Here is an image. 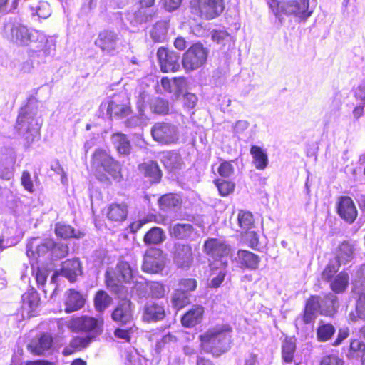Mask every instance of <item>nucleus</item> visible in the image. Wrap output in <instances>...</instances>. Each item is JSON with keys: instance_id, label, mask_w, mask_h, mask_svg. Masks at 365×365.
<instances>
[{"instance_id": "nucleus-46", "label": "nucleus", "mask_w": 365, "mask_h": 365, "mask_svg": "<svg viewBox=\"0 0 365 365\" xmlns=\"http://www.w3.org/2000/svg\"><path fill=\"white\" fill-rule=\"evenodd\" d=\"M169 26L168 20H159L153 25L150 36L155 41H161L168 33Z\"/></svg>"}, {"instance_id": "nucleus-49", "label": "nucleus", "mask_w": 365, "mask_h": 365, "mask_svg": "<svg viewBox=\"0 0 365 365\" xmlns=\"http://www.w3.org/2000/svg\"><path fill=\"white\" fill-rule=\"evenodd\" d=\"M149 292L150 296L155 299H161L165 296V286L163 283L159 282H148Z\"/></svg>"}, {"instance_id": "nucleus-3", "label": "nucleus", "mask_w": 365, "mask_h": 365, "mask_svg": "<svg viewBox=\"0 0 365 365\" xmlns=\"http://www.w3.org/2000/svg\"><path fill=\"white\" fill-rule=\"evenodd\" d=\"M91 164L95 169L96 178L101 182H109L108 175L117 182L123 179L120 164L104 149L98 148L94 151Z\"/></svg>"}, {"instance_id": "nucleus-27", "label": "nucleus", "mask_w": 365, "mask_h": 365, "mask_svg": "<svg viewBox=\"0 0 365 365\" xmlns=\"http://www.w3.org/2000/svg\"><path fill=\"white\" fill-rule=\"evenodd\" d=\"M54 246L55 241L52 239H46L38 245L30 243L26 245V255L29 257L37 259L48 253H52Z\"/></svg>"}, {"instance_id": "nucleus-48", "label": "nucleus", "mask_w": 365, "mask_h": 365, "mask_svg": "<svg viewBox=\"0 0 365 365\" xmlns=\"http://www.w3.org/2000/svg\"><path fill=\"white\" fill-rule=\"evenodd\" d=\"M157 217L154 214H150L146 215L145 217L135 220L130 223L129 227L130 231L132 233H136L138 230H140L143 226H144L147 223L150 222H157Z\"/></svg>"}, {"instance_id": "nucleus-51", "label": "nucleus", "mask_w": 365, "mask_h": 365, "mask_svg": "<svg viewBox=\"0 0 365 365\" xmlns=\"http://www.w3.org/2000/svg\"><path fill=\"white\" fill-rule=\"evenodd\" d=\"M35 11V14L42 19H46L49 17L52 13L51 6L48 2L46 1H40L38 6L33 9Z\"/></svg>"}, {"instance_id": "nucleus-43", "label": "nucleus", "mask_w": 365, "mask_h": 365, "mask_svg": "<svg viewBox=\"0 0 365 365\" xmlns=\"http://www.w3.org/2000/svg\"><path fill=\"white\" fill-rule=\"evenodd\" d=\"M341 266L340 262L330 259L321 273L322 279L327 283L330 282L339 273Z\"/></svg>"}, {"instance_id": "nucleus-1", "label": "nucleus", "mask_w": 365, "mask_h": 365, "mask_svg": "<svg viewBox=\"0 0 365 365\" xmlns=\"http://www.w3.org/2000/svg\"><path fill=\"white\" fill-rule=\"evenodd\" d=\"M339 308V298L332 292L324 294L323 298L318 294H311L304 302L300 319L304 324H313L318 313L324 317H333Z\"/></svg>"}, {"instance_id": "nucleus-4", "label": "nucleus", "mask_w": 365, "mask_h": 365, "mask_svg": "<svg viewBox=\"0 0 365 365\" xmlns=\"http://www.w3.org/2000/svg\"><path fill=\"white\" fill-rule=\"evenodd\" d=\"M104 319L102 317L89 315L73 316L68 323V328L74 333H86L94 340L103 331Z\"/></svg>"}, {"instance_id": "nucleus-29", "label": "nucleus", "mask_w": 365, "mask_h": 365, "mask_svg": "<svg viewBox=\"0 0 365 365\" xmlns=\"http://www.w3.org/2000/svg\"><path fill=\"white\" fill-rule=\"evenodd\" d=\"M54 232L56 235L62 239H81L84 237L85 234L80 231L76 230L73 227L63 222L56 223Z\"/></svg>"}, {"instance_id": "nucleus-10", "label": "nucleus", "mask_w": 365, "mask_h": 365, "mask_svg": "<svg viewBox=\"0 0 365 365\" xmlns=\"http://www.w3.org/2000/svg\"><path fill=\"white\" fill-rule=\"evenodd\" d=\"M166 255L163 250L158 247L148 248L143 256L142 270L145 273L158 274L165 267Z\"/></svg>"}, {"instance_id": "nucleus-64", "label": "nucleus", "mask_w": 365, "mask_h": 365, "mask_svg": "<svg viewBox=\"0 0 365 365\" xmlns=\"http://www.w3.org/2000/svg\"><path fill=\"white\" fill-rule=\"evenodd\" d=\"M182 0H161L163 7L168 11L171 12L178 9Z\"/></svg>"}, {"instance_id": "nucleus-37", "label": "nucleus", "mask_w": 365, "mask_h": 365, "mask_svg": "<svg viewBox=\"0 0 365 365\" xmlns=\"http://www.w3.org/2000/svg\"><path fill=\"white\" fill-rule=\"evenodd\" d=\"M158 203L160 210L167 211L180 207L182 200L177 194L166 193L159 197Z\"/></svg>"}, {"instance_id": "nucleus-63", "label": "nucleus", "mask_w": 365, "mask_h": 365, "mask_svg": "<svg viewBox=\"0 0 365 365\" xmlns=\"http://www.w3.org/2000/svg\"><path fill=\"white\" fill-rule=\"evenodd\" d=\"M226 275L227 272L225 270L220 271L218 274L210 280L209 287L214 289L220 287L224 282Z\"/></svg>"}, {"instance_id": "nucleus-45", "label": "nucleus", "mask_w": 365, "mask_h": 365, "mask_svg": "<svg viewBox=\"0 0 365 365\" xmlns=\"http://www.w3.org/2000/svg\"><path fill=\"white\" fill-rule=\"evenodd\" d=\"M180 155L175 150H169L163 153L161 162L164 167L168 170L177 168L180 164Z\"/></svg>"}, {"instance_id": "nucleus-50", "label": "nucleus", "mask_w": 365, "mask_h": 365, "mask_svg": "<svg viewBox=\"0 0 365 365\" xmlns=\"http://www.w3.org/2000/svg\"><path fill=\"white\" fill-rule=\"evenodd\" d=\"M266 2L275 16L287 15V1L282 3L279 0H266Z\"/></svg>"}, {"instance_id": "nucleus-8", "label": "nucleus", "mask_w": 365, "mask_h": 365, "mask_svg": "<svg viewBox=\"0 0 365 365\" xmlns=\"http://www.w3.org/2000/svg\"><path fill=\"white\" fill-rule=\"evenodd\" d=\"M207 49L200 42L192 44L183 53L182 63L186 71H192L202 67L207 61Z\"/></svg>"}, {"instance_id": "nucleus-39", "label": "nucleus", "mask_w": 365, "mask_h": 365, "mask_svg": "<svg viewBox=\"0 0 365 365\" xmlns=\"http://www.w3.org/2000/svg\"><path fill=\"white\" fill-rule=\"evenodd\" d=\"M336 332V329L331 323H325L321 320L316 330L317 339L320 342L330 340Z\"/></svg>"}, {"instance_id": "nucleus-6", "label": "nucleus", "mask_w": 365, "mask_h": 365, "mask_svg": "<svg viewBox=\"0 0 365 365\" xmlns=\"http://www.w3.org/2000/svg\"><path fill=\"white\" fill-rule=\"evenodd\" d=\"M101 108H106L109 119H124L133 113L131 101L125 93H114L106 101L101 103Z\"/></svg>"}, {"instance_id": "nucleus-61", "label": "nucleus", "mask_w": 365, "mask_h": 365, "mask_svg": "<svg viewBox=\"0 0 365 365\" xmlns=\"http://www.w3.org/2000/svg\"><path fill=\"white\" fill-rule=\"evenodd\" d=\"M35 279L38 286H43L47 280V270L41 267H36L34 271Z\"/></svg>"}, {"instance_id": "nucleus-40", "label": "nucleus", "mask_w": 365, "mask_h": 365, "mask_svg": "<svg viewBox=\"0 0 365 365\" xmlns=\"http://www.w3.org/2000/svg\"><path fill=\"white\" fill-rule=\"evenodd\" d=\"M112 297L104 290H98L93 298L95 309L103 313L112 303Z\"/></svg>"}, {"instance_id": "nucleus-38", "label": "nucleus", "mask_w": 365, "mask_h": 365, "mask_svg": "<svg viewBox=\"0 0 365 365\" xmlns=\"http://www.w3.org/2000/svg\"><path fill=\"white\" fill-rule=\"evenodd\" d=\"M296 349L295 341L291 337H285L282 344V361L286 364L294 362Z\"/></svg>"}, {"instance_id": "nucleus-55", "label": "nucleus", "mask_w": 365, "mask_h": 365, "mask_svg": "<svg viewBox=\"0 0 365 365\" xmlns=\"http://www.w3.org/2000/svg\"><path fill=\"white\" fill-rule=\"evenodd\" d=\"M245 233V242L252 250H258L259 245V237L255 231H247Z\"/></svg>"}, {"instance_id": "nucleus-42", "label": "nucleus", "mask_w": 365, "mask_h": 365, "mask_svg": "<svg viewBox=\"0 0 365 365\" xmlns=\"http://www.w3.org/2000/svg\"><path fill=\"white\" fill-rule=\"evenodd\" d=\"M237 224L243 232L250 230L255 227V218L252 213L247 210H240L237 213Z\"/></svg>"}, {"instance_id": "nucleus-17", "label": "nucleus", "mask_w": 365, "mask_h": 365, "mask_svg": "<svg viewBox=\"0 0 365 365\" xmlns=\"http://www.w3.org/2000/svg\"><path fill=\"white\" fill-rule=\"evenodd\" d=\"M54 338L49 332H42L27 346V349L35 356H44L52 350Z\"/></svg>"}, {"instance_id": "nucleus-20", "label": "nucleus", "mask_w": 365, "mask_h": 365, "mask_svg": "<svg viewBox=\"0 0 365 365\" xmlns=\"http://www.w3.org/2000/svg\"><path fill=\"white\" fill-rule=\"evenodd\" d=\"M339 217L349 224H352L358 216V211L353 200L349 196H341L336 204Z\"/></svg>"}, {"instance_id": "nucleus-26", "label": "nucleus", "mask_w": 365, "mask_h": 365, "mask_svg": "<svg viewBox=\"0 0 365 365\" xmlns=\"http://www.w3.org/2000/svg\"><path fill=\"white\" fill-rule=\"evenodd\" d=\"M204 312L205 309L202 305H194L182 316L181 324L186 328L195 327L202 320Z\"/></svg>"}, {"instance_id": "nucleus-23", "label": "nucleus", "mask_w": 365, "mask_h": 365, "mask_svg": "<svg viewBox=\"0 0 365 365\" xmlns=\"http://www.w3.org/2000/svg\"><path fill=\"white\" fill-rule=\"evenodd\" d=\"M86 303L83 295L74 289H69L66 294L64 301L66 313L69 314L81 309Z\"/></svg>"}, {"instance_id": "nucleus-19", "label": "nucleus", "mask_w": 365, "mask_h": 365, "mask_svg": "<svg viewBox=\"0 0 365 365\" xmlns=\"http://www.w3.org/2000/svg\"><path fill=\"white\" fill-rule=\"evenodd\" d=\"M138 170L139 175L145 178L150 185L158 184L162 180V170L155 160H150L140 163Z\"/></svg>"}, {"instance_id": "nucleus-52", "label": "nucleus", "mask_w": 365, "mask_h": 365, "mask_svg": "<svg viewBox=\"0 0 365 365\" xmlns=\"http://www.w3.org/2000/svg\"><path fill=\"white\" fill-rule=\"evenodd\" d=\"M365 352V341L354 339L350 341L349 354V356H354L361 353Z\"/></svg>"}, {"instance_id": "nucleus-15", "label": "nucleus", "mask_w": 365, "mask_h": 365, "mask_svg": "<svg viewBox=\"0 0 365 365\" xmlns=\"http://www.w3.org/2000/svg\"><path fill=\"white\" fill-rule=\"evenodd\" d=\"M203 252L212 258L221 259L231 254V247L225 241L209 237L203 244Z\"/></svg>"}, {"instance_id": "nucleus-12", "label": "nucleus", "mask_w": 365, "mask_h": 365, "mask_svg": "<svg viewBox=\"0 0 365 365\" xmlns=\"http://www.w3.org/2000/svg\"><path fill=\"white\" fill-rule=\"evenodd\" d=\"M40 304V297L36 291L28 290L21 296V306L16 314L21 319H30L37 315L36 309Z\"/></svg>"}, {"instance_id": "nucleus-41", "label": "nucleus", "mask_w": 365, "mask_h": 365, "mask_svg": "<svg viewBox=\"0 0 365 365\" xmlns=\"http://www.w3.org/2000/svg\"><path fill=\"white\" fill-rule=\"evenodd\" d=\"M165 240L164 231L159 227H151L143 236V240L146 245H158Z\"/></svg>"}, {"instance_id": "nucleus-28", "label": "nucleus", "mask_w": 365, "mask_h": 365, "mask_svg": "<svg viewBox=\"0 0 365 365\" xmlns=\"http://www.w3.org/2000/svg\"><path fill=\"white\" fill-rule=\"evenodd\" d=\"M9 40L18 46H26L31 42V36L26 27L14 26L11 29Z\"/></svg>"}, {"instance_id": "nucleus-35", "label": "nucleus", "mask_w": 365, "mask_h": 365, "mask_svg": "<svg viewBox=\"0 0 365 365\" xmlns=\"http://www.w3.org/2000/svg\"><path fill=\"white\" fill-rule=\"evenodd\" d=\"M250 153L257 170H264L269 163L268 156L264 150L257 145H252Z\"/></svg>"}, {"instance_id": "nucleus-32", "label": "nucleus", "mask_w": 365, "mask_h": 365, "mask_svg": "<svg viewBox=\"0 0 365 365\" xmlns=\"http://www.w3.org/2000/svg\"><path fill=\"white\" fill-rule=\"evenodd\" d=\"M354 254V245L349 241L344 240L340 243L336 249V257L334 259L340 262L341 264L350 262Z\"/></svg>"}, {"instance_id": "nucleus-47", "label": "nucleus", "mask_w": 365, "mask_h": 365, "mask_svg": "<svg viewBox=\"0 0 365 365\" xmlns=\"http://www.w3.org/2000/svg\"><path fill=\"white\" fill-rule=\"evenodd\" d=\"M213 182L217 188L219 195L222 197H226L232 194L235 188V182L231 180L215 179Z\"/></svg>"}, {"instance_id": "nucleus-2", "label": "nucleus", "mask_w": 365, "mask_h": 365, "mask_svg": "<svg viewBox=\"0 0 365 365\" xmlns=\"http://www.w3.org/2000/svg\"><path fill=\"white\" fill-rule=\"evenodd\" d=\"M232 328L229 324H217L199 336L200 347L213 356H219L227 350Z\"/></svg>"}, {"instance_id": "nucleus-13", "label": "nucleus", "mask_w": 365, "mask_h": 365, "mask_svg": "<svg viewBox=\"0 0 365 365\" xmlns=\"http://www.w3.org/2000/svg\"><path fill=\"white\" fill-rule=\"evenodd\" d=\"M157 58L162 72L175 73L180 70V56L176 52L162 46L158 49Z\"/></svg>"}, {"instance_id": "nucleus-21", "label": "nucleus", "mask_w": 365, "mask_h": 365, "mask_svg": "<svg viewBox=\"0 0 365 365\" xmlns=\"http://www.w3.org/2000/svg\"><path fill=\"white\" fill-rule=\"evenodd\" d=\"M165 315L163 304L149 302L143 307L142 319L145 322H155L163 320Z\"/></svg>"}, {"instance_id": "nucleus-30", "label": "nucleus", "mask_w": 365, "mask_h": 365, "mask_svg": "<svg viewBox=\"0 0 365 365\" xmlns=\"http://www.w3.org/2000/svg\"><path fill=\"white\" fill-rule=\"evenodd\" d=\"M80 273L81 263L78 259H67L62 263L60 274L66 277L70 282H75L76 277Z\"/></svg>"}, {"instance_id": "nucleus-9", "label": "nucleus", "mask_w": 365, "mask_h": 365, "mask_svg": "<svg viewBox=\"0 0 365 365\" xmlns=\"http://www.w3.org/2000/svg\"><path fill=\"white\" fill-rule=\"evenodd\" d=\"M153 139L162 145H170L179 140L178 128L171 123L157 122L150 130Z\"/></svg>"}, {"instance_id": "nucleus-11", "label": "nucleus", "mask_w": 365, "mask_h": 365, "mask_svg": "<svg viewBox=\"0 0 365 365\" xmlns=\"http://www.w3.org/2000/svg\"><path fill=\"white\" fill-rule=\"evenodd\" d=\"M119 41L118 34L115 30L104 29L98 32L94 44L103 53L114 55L119 47Z\"/></svg>"}, {"instance_id": "nucleus-25", "label": "nucleus", "mask_w": 365, "mask_h": 365, "mask_svg": "<svg viewBox=\"0 0 365 365\" xmlns=\"http://www.w3.org/2000/svg\"><path fill=\"white\" fill-rule=\"evenodd\" d=\"M93 341L92 337L87 336H75L71 339L68 344L62 351L64 356H68L74 353L81 351L89 346Z\"/></svg>"}, {"instance_id": "nucleus-62", "label": "nucleus", "mask_w": 365, "mask_h": 365, "mask_svg": "<svg viewBox=\"0 0 365 365\" xmlns=\"http://www.w3.org/2000/svg\"><path fill=\"white\" fill-rule=\"evenodd\" d=\"M344 361L336 355L330 354L324 356L319 365H343Z\"/></svg>"}, {"instance_id": "nucleus-33", "label": "nucleus", "mask_w": 365, "mask_h": 365, "mask_svg": "<svg viewBox=\"0 0 365 365\" xmlns=\"http://www.w3.org/2000/svg\"><path fill=\"white\" fill-rule=\"evenodd\" d=\"M211 40L220 48L230 47L235 42L233 36L225 29H213L211 31Z\"/></svg>"}, {"instance_id": "nucleus-5", "label": "nucleus", "mask_w": 365, "mask_h": 365, "mask_svg": "<svg viewBox=\"0 0 365 365\" xmlns=\"http://www.w3.org/2000/svg\"><path fill=\"white\" fill-rule=\"evenodd\" d=\"M134 269L128 262L119 259L115 268L106 272V285L111 291L118 292L120 284L131 282L134 277Z\"/></svg>"}, {"instance_id": "nucleus-18", "label": "nucleus", "mask_w": 365, "mask_h": 365, "mask_svg": "<svg viewBox=\"0 0 365 365\" xmlns=\"http://www.w3.org/2000/svg\"><path fill=\"white\" fill-rule=\"evenodd\" d=\"M111 319L115 323L125 325L131 322L133 317V305L130 299L125 298L120 302L111 313Z\"/></svg>"}, {"instance_id": "nucleus-36", "label": "nucleus", "mask_w": 365, "mask_h": 365, "mask_svg": "<svg viewBox=\"0 0 365 365\" xmlns=\"http://www.w3.org/2000/svg\"><path fill=\"white\" fill-rule=\"evenodd\" d=\"M195 232L192 225L189 223H177L170 230V234L178 240H185L191 237Z\"/></svg>"}, {"instance_id": "nucleus-22", "label": "nucleus", "mask_w": 365, "mask_h": 365, "mask_svg": "<svg viewBox=\"0 0 365 365\" xmlns=\"http://www.w3.org/2000/svg\"><path fill=\"white\" fill-rule=\"evenodd\" d=\"M237 262L243 269L257 270L259 267L261 258L257 254L245 249L237 252Z\"/></svg>"}, {"instance_id": "nucleus-7", "label": "nucleus", "mask_w": 365, "mask_h": 365, "mask_svg": "<svg viewBox=\"0 0 365 365\" xmlns=\"http://www.w3.org/2000/svg\"><path fill=\"white\" fill-rule=\"evenodd\" d=\"M189 8L193 16L211 21L221 16L225 5L224 0H190Z\"/></svg>"}, {"instance_id": "nucleus-54", "label": "nucleus", "mask_w": 365, "mask_h": 365, "mask_svg": "<svg viewBox=\"0 0 365 365\" xmlns=\"http://www.w3.org/2000/svg\"><path fill=\"white\" fill-rule=\"evenodd\" d=\"M153 111L159 115H167L169 113V103L167 100L158 98L152 106Z\"/></svg>"}, {"instance_id": "nucleus-31", "label": "nucleus", "mask_w": 365, "mask_h": 365, "mask_svg": "<svg viewBox=\"0 0 365 365\" xmlns=\"http://www.w3.org/2000/svg\"><path fill=\"white\" fill-rule=\"evenodd\" d=\"M349 275L342 270L330 282L329 288L334 294H342L346 291L349 285Z\"/></svg>"}, {"instance_id": "nucleus-24", "label": "nucleus", "mask_w": 365, "mask_h": 365, "mask_svg": "<svg viewBox=\"0 0 365 365\" xmlns=\"http://www.w3.org/2000/svg\"><path fill=\"white\" fill-rule=\"evenodd\" d=\"M312 14L309 9V0H287V15L307 19Z\"/></svg>"}, {"instance_id": "nucleus-34", "label": "nucleus", "mask_w": 365, "mask_h": 365, "mask_svg": "<svg viewBox=\"0 0 365 365\" xmlns=\"http://www.w3.org/2000/svg\"><path fill=\"white\" fill-rule=\"evenodd\" d=\"M111 139L119 154L128 155L130 153V142L125 134L120 132L114 133L111 136Z\"/></svg>"}, {"instance_id": "nucleus-53", "label": "nucleus", "mask_w": 365, "mask_h": 365, "mask_svg": "<svg viewBox=\"0 0 365 365\" xmlns=\"http://www.w3.org/2000/svg\"><path fill=\"white\" fill-rule=\"evenodd\" d=\"M178 285L180 287L179 289L188 294V292H193L197 289V282L194 278H182L179 280Z\"/></svg>"}, {"instance_id": "nucleus-44", "label": "nucleus", "mask_w": 365, "mask_h": 365, "mask_svg": "<svg viewBox=\"0 0 365 365\" xmlns=\"http://www.w3.org/2000/svg\"><path fill=\"white\" fill-rule=\"evenodd\" d=\"M173 307L177 310H180L190 303V295L181 289H175L171 297Z\"/></svg>"}, {"instance_id": "nucleus-58", "label": "nucleus", "mask_w": 365, "mask_h": 365, "mask_svg": "<svg viewBox=\"0 0 365 365\" xmlns=\"http://www.w3.org/2000/svg\"><path fill=\"white\" fill-rule=\"evenodd\" d=\"M21 184L24 188L29 192H34V183L31 180V174L27 170H24L21 177Z\"/></svg>"}, {"instance_id": "nucleus-59", "label": "nucleus", "mask_w": 365, "mask_h": 365, "mask_svg": "<svg viewBox=\"0 0 365 365\" xmlns=\"http://www.w3.org/2000/svg\"><path fill=\"white\" fill-rule=\"evenodd\" d=\"M69 247L66 244L56 243L52 250V254L58 258H63L68 255Z\"/></svg>"}, {"instance_id": "nucleus-16", "label": "nucleus", "mask_w": 365, "mask_h": 365, "mask_svg": "<svg viewBox=\"0 0 365 365\" xmlns=\"http://www.w3.org/2000/svg\"><path fill=\"white\" fill-rule=\"evenodd\" d=\"M128 212L127 203L124 202H112L105 207L103 215L111 224L120 225L127 220Z\"/></svg>"}, {"instance_id": "nucleus-57", "label": "nucleus", "mask_w": 365, "mask_h": 365, "mask_svg": "<svg viewBox=\"0 0 365 365\" xmlns=\"http://www.w3.org/2000/svg\"><path fill=\"white\" fill-rule=\"evenodd\" d=\"M217 172L222 178H229L234 173V167L230 161H222L218 167Z\"/></svg>"}, {"instance_id": "nucleus-56", "label": "nucleus", "mask_w": 365, "mask_h": 365, "mask_svg": "<svg viewBox=\"0 0 365 365\" xmlns=\"http://www.w3.org/2000/svg\"><path fill=\"white\" fill-rule=\"evenodd\" d=\"M132 332L133 327H128L126 329L118 327L114 330L113 334L115 338L123 340L127 343H130L131 341Z\"/></svg>"}, {"instance_id": "nucleus-60", "label": "nucleus", "mask_w": 365, "mask_h": 365, "mask_svg": "<svg viewBox=\"0 0 365 365\" xmlns=\"http://www.w3.org/2000/svg\"><path fill=\"white\" fill-rule=\"evenodd\" d=\"M356 312L361 319L365 321V293H361L356 303Z\"/></svg>"}, {"instance_id": "nucleus-14", "label": "nucleus", "mask_w": 365, "mask_h": 365, "mask_svg": "<svg viewBox=\"0 0 365 365\" xmlns=\"http://www.w3.org/2000/svg\"><path fill=\"white\" fill-rule=\"evenodd\" d=\"M174 264L180 269H187L193 263L192 247L189 244L178 243L175 245L173 252Z\"/></svg>"}]
</instances>
